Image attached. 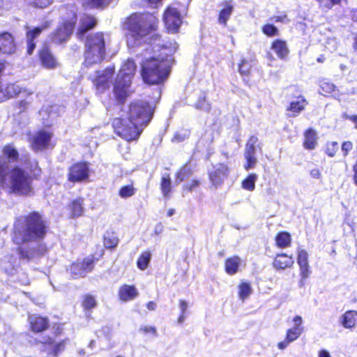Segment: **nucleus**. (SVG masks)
<instances>
[{"label":"nucleus","instance_id":"f257e3e1","mask_svg":"<svg viewBox=\"0 0 357 357\" xmlns=\"http://www.w3.org/2000/svg\"><path fill=\"white\" fill-rule=\"evenodd\" d=\"M49 231L48 221L37 211L17 217L13 222L11 240L19 246L17 252L20 259L31 261L33 258L32 248H24L21 245L43 241Z\"/></svg>","mask_w":357,"mask_h":357},{"label":"nucleus","instance_id":"f03ea898","mask_svg":"<svg viewBox=\"0 0 357 357\" xmlns=\"http://www.w3.org/2000/svg\"><path fill=\"white\" fill-rule=\"evenodd\" d=\"M158 24L159 20L155 15L145 12L132 13L123 22V29L127 31L126 38L137 45L144 38L155 31Z\"/></svg>","mask_w":357,"mask_h":357},{"label":"nucleus","instance_id":"7ed1b4c3","mask_svg":"<svg viewBox=\"0 0 357 357\" xmlns=\"http://www.w3.org/2000/svg\"><path fill=\"white\" fill-rule=\"evenodd\" d=\"M170 69L167 57L151 56L140 63L142 79L151 86L162 84L167 79Z\"/></svg>","mask_w":357,"mask_h":357},{"label":"nucleus","instance_id":"20e7f679","mask_svg":"<svg viewBox=\"0 0 357 357\" xmlns=\"http://www.w3.org/2000/svg\"><path fill=\"white\" fill-rule=\"evenodd\" d=\"M83 65L89 68L100 63L106 57V40L102 31L88 34L84 40Z\"/></svg>","mask_w":357,"mask_h":357},{"label":"nucleus","instance_id":"39448f33","mask_svg":"<svg viewBox=\"0 0 357 357\" xmlns=\"http://www.w3.org/2000/svg\"><path fill=\"white\" fill-rule=\"evenodd\" d=\"M77 22V12L72 8H67L65 17L50 35L51 42L56 45L66 43L70 40Z\"/></svg>","mask_w":357,"mask_h":357},{"label":"nucleus","instance_id":"423d86ee","mask_svg":"<svg viewBox=\"0 0 357 357\" xmlns=\"http://www.w3.org/2000/svg\"><path fill=\"white\" fill-rule=\"evenodd\" d=\"M136 65L133 61H127L120 70L114 84L113 92L116 100L120 104H124L129 96L128 89L131 79L135 74Z\"/></svg>","mask_w":357,"mask_h":357},{"label":"nucleus","instance_id":"0eeeda50","mask_svg":"<svg viewBox=\"0 0 357 357\" xmlns=\"http://www.w3.org/2000/svg\"><path fill=\"white\" fill-rule=\"evenodd\" d=\"M155 109L145 100H134L128 105L127 116L130 122H135L142 130L151 122Z\"/></svg>","mask_w":357,"mask_h":357},{"label":"nucleus","instance_id":"6e6552de","mask_svg":"<svg viewBox=\"0 0 357 357\" xmlns=\"http://www.w3.org/2000/svg\"><path fill=\"white\" fill-rule=\"evenodd\" d=\"M112 126L114 133L127 142L137 141L143 132L141 127L130 122L128 117L114 118Z\"/></svg>","mask_w":357,"mask_h":357},{"label":"nucleus","instance_id":"1a4fd4ad","mask_svg":"<svg viewBox=\"0 0 357 357\" xmlns=\"http://www.w3.org/2000/svg\"><path fill=\"white\" fill-rule=\"evenodd\" d=\"M103 250H101L100 254L96 257L95 255H90L84 258L82 261H76L70 265V271L73 278L84 277L86 273L91 272L100 258L103 255Z\"/></svg>","mask_w":357,"mask_h":357},{"label":"nucleus","instance_id":"9d476101","mask_svg":"<svg viewBox=\"0 0 357 357\" xmlns=\"http://www.w3.org/2000/svg\"><path fill=\"white\" fill-rule=\"evenodd\" d=\"M90 176V163L87 161H77L68 169L67 180L72 183L86 182Z\"/></svg>","mask_w":357,"mask_h":357},{"label":"nucleus","instance_id":"9b49d317","mask_svg":"<svg viewBox=\"0 0 357 357\" xmlns=\"http://www.w3.org/2000/svg\"><path fill=\"white\" fill-rule=\"evenodd\" d=\"M291 98L292 99L289 101L285 110L288 112L289 116L296 117L305 110L308 105V101L298 91L292 93Z\"/></svg>","mask_w":357,"mask_h":357},{"label":"nucleus","instance_id":"f8f14e48","mask_svg":"<svg viewBox=\"0 0 357 357\" xmlns=\"http://www.w3.org/2000/svg\"><path fill=\"white\" fill-rule=\"evenodd\" d=\"M165 26L169 32L176 33L182 24L181 14L177 8L168 6L163 15Z\"/></svg>","mask_w":357,"mask_h":357},{"label":"nucleus","instance_id":"ddd939ff","mask_svg":"<svg viewBox=\"0 0 357 357\" xmlns=\"http://www.w3.org/2000/svg\"><path fill=\"white\" fill-rule=\"evenodd\" d=\"M28 328L33 334H42L50 327V319L46 316L39 314L28 315Z\"/></svg>","mask_w":357,"mask_h":357},{"label":"nucleus","instance_id":"4468645a","mask_svg":"<svg viewBox=\"0 0 357 357\" xmlns=\"http://www.w3.org/2000/svg\"><path fill=\"white\" fill-rule=\"evenodd\" d=\"M229 174V168L226 163L219 162L213 165L208 172V179L215 188L221 186Z\"/></svg>","mask_w":357,"mask_h":357},{"label":"nucleus","instance_id":"2eb2a0df","mask_svg":"<svg viewBox=\"0 0 357 357\" xmlns=\"http://www.w3.org/2000/svg\"><path fill=\"white\" fill-rule=\"evenodd\" d=\"M38 59L40 64L44 68L53 70L59 66V63L52 53L50 47L47 44H43L38 52Z\"/></svg>","mask_w":357,"mask_h":357},{"label":"nucleus","instance_id":"dca6fc26","mask_svg":"<svg viewBox=\"0 0 357 357\" xmlns=\"http://www.w3.org/2000/svg\"><path fill=\"white\" fill-rule=\"evenodd\" d=\"M297 263L299 266L301 280L300 286H304L305 280L310 277L311 270L308 262V254L304 249H299L297 254Z\"/></svg>","mask_w":357,"mask_h":357},{"label":"nucleus","instance_id":"f3484780","mask_svg":"<svg viewBox=\"0 0 357 357\" xmlns=\"http://www.w3.org/2000/svg\"><path fill=\"white\" fill-rule=\"evenodd\" d=\"M97 24L98 20L93 15L86 13L82 15L76 31L77 38L82 40L85 34L93 30L97 26Z\"/></svg>","mask_w":357,"mask_h":357},{"label":"nucleus","instance_id":"a211bd4d","mask_svg":"<svg viewBox=\"0 0 357 357\" xmlns=\"http://www.w3.org/2000/svg\"><path fill=\"white\" fill-rule=\"evenodd\" d=\"M16 44L12 33L4 31L0 33V54H10L15 52Z\"/></svg>","mask_w":357,"mask_h":357},{"label":"nucleus","instance_id":"6ab92c4d","mask_svg":"<svg viewBox=\"0 0 357 357\" xmlns=\"http://www.w3.org/2000/svg\"><path fill=\"white\" fill-rule=\"evenodd\" d=\"M52 133L45 130H39L36 132L32 139V146L36 151L46 149L50 142Z\"/></svg>","mask_w":357,"mask_h":357},{"label":"nucleus","instance_id":"aec40b11","mask_svg":"<svg viewBox=\"0 0 357 357\" xmlns=\"http://www.w3.org/2000/svg\"><path fill=\"white\" fill-rule=\"evenodd\" d=\"M66 209L70 219L82 216L84 212V198L79 197L70 200L66 206Z\"/></svg>","mask_w":357,"mask_h":357},{"label":"nucleus","instance_id":"412c9836","mask_svg":"<svg viewBox=\"0 0 357 357\" xmlns=\"http://www.w3.org/2000/svg\"><path fill=\"white\" fill-rule=\"evenodd\" d=\"M139 291L135 285L123 284L118 290L119 299L122 302H128L137 298Z\"/></svg>","mask_w":357,"mask_h":357},{"label":"nucleus","instance_id":"4be33fe9","mask_svg":"<svg viewBox=\"0 0 357 357\" xmlns=\"http://www.w3.org/2000/svg\"><path fill=\"white\" fill-rule=\"evenodd\" d=\"M294 264V260L292 255H288L282 252L277 254L272 262L273 266L276 270H284L291 268Z\"/></svg>","mask_w":357,"mask_h":357},{"label":"nucleus","instance_id":"5701e85b","mask_svg":"<svg viewBox=\"0 0 357 357\" xmlns=\"http://www.w3.org/2000/svg\"><path fill=\"white\" fill-rule=\"evenodd\" d=\"M318 137L316 130L312 128H308L303 132V146L305 149L312 151L318 145Z\"/></svg>","mask_w":357,"mask_h":357},{"label":"nucleus","instance_id":"b1692460","mask_svg":"<svg viewBox=\"0 0 357 357\" xmlns=\"http://www.w3.org/2000/svg\"><path fill=\"white\" fill-rule=\"evenodd\" d=\"M67 341L68 339H64L56 343L53 337L47 336L44 341H41L40 342L45 347H52L50 354L52 356L56 357L65 349Z\"/></svg>","mask_w":357,"mask_h":357},{"label":"nucleus","instance_id":"393cba45","mask_svg":"<svg viewBox=\"0 0 357 357\" xmlns=\"http://www.w3.org/2000/svg\"><path fill=\"white\" fill-rule=\"evenodd\" d=\"M221 6L222 8L219 11L218 21L219 24L226 26L234 10V6L231 0L224 1Z\"/></svg>","mask_w":357,"mask_h":357},{"label":"nucleus","instance_id":"a878e982","mask_svg":"<svg viewBox=\"0 0 357 357\" xmlns=\"http://www.w3.org/2000/svg\"><path fill=\"white\" fill-rule=\"evenodd\" d=\"M274 240L275 246L280 249H285L291 245V236L287 231H278L275 234Z\"/></svg>","mask_w":357,"mask_h":357},{"label":"nucleus","instance_id":"bb28decb","mask_svg":"<svg viewBox=\"0 0 357 357\" xmlns=\"http://www.w3.org/2000/svg\"><path fill=\"white\" fill-rule=\"evenodd\" d=\"M241 259L238 255L227 257L225 261V271L230 275H235L239 271Z\"/></svg>","mask_w":357,"mask_h":357},{"label":"nucleus","instance_id":"cd10ccee","mask_svg":"<svg viewBox=\"0 0 357 357\" xmlns=\"http://www.w3.org/2000/svg\"><path fill=\"white\" fill-rule=\"evenodd\" d=\"M340 323L342 326L348 329H351L357 326V311L347 310L340 318Z\"/></svg>","mask_w":357,"mask_h":357},{"label":"nucleus","instance_id":"c85d7f7f","mask_svg":"<svg viewBox=\"0 0 357 357\" xmlns=\"http://www.w3.org/2000/svg\"><path fill=\"white\" fill-rule=\"evenodd\" d=\"M81 306L85 313H91L98 306L96 296L91 294H84L81 300Z\"/></svg>","mask_w":357,"mask_h":357},{"label":"nucleus","instance_id":"c756f323","mask_svg":"<svg viewBox=\"0 0 357 357\" xmlns=\"http://www.w3.org/2000/svg\"><path fill=\"white\" fill-rule=\"evenodd\" d=\"M271 48L280 59H284L289 54L286 41L281 39L274 40L271 43Z\"/></svg>","mask_w":357,"mask_h":357},{"label":"nucleus","instance_id":"7c9ffc66","mask_svg":"<svg viewBox=\"0 0 357 357\" xmlns=\"http://www.w3.org/2000/svg\"><path fill=\"white\" fill-rule=\"evenodd\" d=\"M254 66L252 60L243 58L238 64V70L241 77L245 79L251 76Z\"/></svg>","mask_w":357,"mask_h":357},{"label":"nucleus","instance_id":"2f4dec72","mask_svg":"<svg viewBox=\"0 0 357 357\" xmlns=\"http://www.w3.org/2000/svg\"><path fill=\"white\" fill-rule=\"evenodd\" d=\"M112 1L113 0H83L82 6L86 10H103L107 6H109Z\"/></svg>","mask_w":357,"mask_h":357},{"label":"nucleus","instance_id":"473e14b6","mask_svg":"<svg viewBox=\"0 0 357 357\" xmlns=\"http://www.w3.org/2000/svg\"><path fill=\"white\" fill-rule=\"evenodd\" d=\"M160 188L162 195L165 198H169L173 190L170 175L166 174L161 177Z\"/></svg>","mask_w":357,"mask_h":357},{"label":"nucleus","instance_id":"72a5a7b5","mask_svg":"<svg viewBox=\"0 0 357 357\" xmlns=\"http://www.w3.org/2000/svg\"><path fill=\"white\" fill-rule=\"evenodd\" d=\"M23 93L26 94L25 98L20 100L13 104V107L17 111L18 114H21L26 112L29 106L31 105L32 102L31 98H30V96H31V93L27 92L26 90L25 92Z\"/></svg>","mask_w":357,"mask_h":357},{"label":"nucleus","instance_id":"f704fd0d","mask_svg":"<svg viewBox=\"0 0 357 357\" xmlns=\"http://www.w3.org/2000/svg\"><path fill=\"white\" fill-rule=\"evenodd\" d=\"M238 297L243 301L247 299L252 293L251 284L248 281H241L238 286Z\"/></svg>","mask_w":357,"mask_h":357},{"label":"nucleus","instance_id":"c9c22d12","mask_svg":"<svg viewBox=\"0 0 357 357\" xmlns=\"http://www.w3.org/2000/svg\"><path fill=\"white\" fill-rule=\"evenodd\" d=\"M192 169L188 167V164L182 165L175 173V180L177 183H181L188 178L192 174Z\"/></svg>","mask_w":357,"mask_h":357},{"label":"nucleus","instance_id":"e433bc0d","mask_svg":"<svg viewBox=\"0 0 357 357\" xmlns=\"http://www.w3.org/2000/svg\"><path fill=\"white\" fill-rule=\"evenodd\" d=\"M151 253L149 250L143 251L137 260V266L139 270L144 271L149 265Z\"/></svg>","mask_w":357,"mask_h":357},{"label":"nucleus","instance_id":"4c0bfd02","mask_svg":"<svg viewBox=\"0 0 357 357\" xmlns=\"http://www.w3.org/2000/svg\"><path fill=\"white\" fill-rule=\"evenodd\" d=\"M2 153L11 162H17L19 160V152L11 144L3 146Z\"/></svg>","mask_w":357,"mask_h":357},{"label":"nucleus","instance_id":"58836bf2","mask_svg":"<svg viewBox=\"0 0 357 357\" xmlns=\"http://www.w3.org/2000/svg\"><path fill=\"white\" fill-rule=\"evenodd\" d=\"M119 240L114 232H107L103 237V244L107 249H114L119 244Z\"/></svg>","mask_w":357,"mask_h":357},{"label":"nucleus","instance_id":"ea45409f","mask_svg":"<svg viewBox=\"0 0 357 357\" xmlns=\"http://www.w3.org/2000/svg\"><path fill=\"white\" fill-rule=\"evenodd\" d=\"M137 189L135 188L133 182L130 184L121 186L119 191L118 195L121 198L127 199L135 195Z\"/></svg>","mask_w":357,"mask_h":357},{"label":"nucleus","instance_id":"a19ab883","mask_svg":"<svg viewBox=\"0 0 357 357\" xmlns=\"http://www.w3.org/2000/svg\"><path fill=\"white\" fill-rule=\"evenodd\" d=\"M93 84L98 89H105L107 87L108 77L101 71H97L96 77L92 79Z\"/></svg>","mask_w":357,"mask_h":357},{"label":"nucleus","instance_id":"79ce46f5","mask_svg":"<svg viewBox=\"0 0 357 357\" xmlns=\"http://www.w3.org/2000/svg\"><path fill=\"white\" fill-rule=\"evenodd\" d=\"M24 3L26 6L36 8V9H45L49 7L54 0H23Z\"/></svg>","mask_w":357,"mask_h":357},{"label":"nucleus","instance_id":"37998d69","mask_svg":"<svg viewBox=\"0 0 357 357\" xmlns=\"http://www.w3.org/2000/svg\"><path fill=\"white\" fill-rule=\"evenodd\" d=\"M320 93L324 96H328L335 91V86L326 79H321L319 81Z\"/></svg>","mask_w":357,"mask_h":357},{"label":"nucleus","instance_id":"c03bdc74","mask_svg":"<svg viewBox=\"0 0 357 357\" xmlns=\"http://www.w3.org/2000/svg\"><path fill=\"white\" fill-rule=\"evenodd\" d=\"M257 179V175L256 174H248L241 182L242 188L248 191H253L255 189Z\"/></svg>","mask_w":357,"mask_h":357},{"label":"nucleus","instance_id":"a18cd8bd","mask_svg":"<svg viewBox=\"0 0 357 357\" xmlns=\"http://www.w3.org/2000/svg\"><path fill=\"white\" fill-rule=\"evenodd\" d=\"M49 26H50V23L46 22L41 26H36L29 31H27L26 33V39L35 41V39L37 38L40 36L41 32L44 29H47L49 27Z\"/></svg>","mask_w":357,"mask_h":357},{"label":"nucleus","instance_id":"49530a36","mask_svg":"<svg viewBox=\"0 0 357 357\" xmlns=\"http://www.w3.org/2000/svg\"><path fill=\"white\" fill-rule=\"evenodd\" d=\"M258 142L257 137L252 135L245 143L244 155H255L256 144Z\"/></svg>","mask_w":357,"mask_h":357},{"label":"nucleus","instance_id":"de8ad7c7","mask_svg":"<svg viewBox=\"0 0 357 357\" xmlns=\"http://www.w3.org/2000/svg\"><path fill=\"white\" fill-rule=\"evenodd\" d=\"M201 185V181L199 179L193 178L190 181V182L185 183L182 186V193L183 195H186L192 192V191L197 190L199 185Z\"/></svg>","mask_w":357,"mask_h":357},{"label":"nucleus","instance_id":"09e8293b","mask_svg":"<svg viewBox=\"0 0 357 357\" xmlns=\"http://www.w3.org/2000/svg\"><path fill=\"white\" fill-rule=\"evenodd\" d=\"M261 32L267 37L278 36L280 34L279 29L272 24H264L261 26Z\"/></svg>","mask_w":357,"mask_h":357},{"label":"nucleus","instance_id":"8fccbe9b","mask_svg":"<svg viewBox=\"0 0 357 357\" xmlns=\"http://www.w3.org/2000/svg\"><path fill=\"white\" fill-rule=\"evenodd\" d=\"M303 331V328H298L297 326H293L287 331L285 337L289 342H291L299 337Z\"/></svg>","mask_w":357,"mask_h":357},{"label":"nucleus","instance_id":"3c124183","mask_svg":"<svg viewBox=\"0 0 357 357\" xmlns=\"http://www.w3.org/2000/svg\"><path fill=\"white\" fill-rule=\"evenodd\" d=\"M339 149V145L337 142L333 141L328 142L326 144L324 153L330 158H333L336 155Z\"/></svg>","mask_w":357,"mask_h":357},{"label":"nucleus","instance_id":"603ef678","mask_svg":"<svg viewBox=\"0 0 357 357\" xmlns=\"http://www.w3.org/2000/svg\"><path fill=\"white\" fill-rule=\"evenodd\" d=\"M319 6L323 10L328 11L335 5H340L342 0H317Z\"/></svg>","mask_w":357,"mask_h":357},{"label":"nucleus","instance_id":"864d4df0","mask_svg":"<svg viewBox=\"0 0 357 357\" xmlns=\"http://www.w3.org/2000/svg\"><path fill=\"white\" fill-rule=\"evenodd\" d=\"M354 149V143L351 140H344L341 144V151L344 158L347 157Z\"/></svg>","mask_w":357,"mask_h":357},{"label":"nucleus","instance_id":"5fc2aeb1","mask_svg":"<svg viewBox=\"0 0 357 357\" xmlns=\"http://www.w3.org/2000/svg\"><path fill=\"white\" fill-rule=\"evenodd\" d=\"M245 159V163L244 164V169L249 170L254 168L257 162V158L255 155H244Z\"/></svg>","mask_w":357,"mask_h":357},{"label":"nucleus","instance_id":"6e6d98bb","mask_svg":"<svg viewBox=\"0 0 357 357\" xmlns=\"http://www.w3.org/2000/svg\"><path fill=\"white\" fill-rule=\"evenodd\" d=\"M48 251L47 247L45 244H40L32 248L33 257L35 256L41 257L46 254Z\"/></svg>","mask_w":357,"mask_h":357},{"label":"nucleus","instance_id":"4d7b16f0","mask_svg":"<svg viewBox=\"0 0 357 357\" xmlns=\"http://www.w3.org/2000/svg\"><path fill=\"white\" fill-rule=\"evenodd\" d=\"M139 332L143 335L151 334L153 336L157 335V330L155 326H143L139 328Z\"/></svg>","mask_w":357,"mask_h":357},{"label":"nucleus","instance_id":"13d9d810","mask_svg":"<svg viewBox=\"0 0 357 357\" xmlns=\"http://www.w3.org/2000/svg\"><path fill=\"white\" fill-rule=\"evenodd\" d=\"M209 107L210 105L207 102L206 96L205 94L202 96H200L195 103V107L199 109L208 108Z\"/></svg>","mask_w":357,"mask_h":357},{"label":"nucleus","instance_id":"bf43d9fd","mask_svg":"<svg viewBox=\"0 0 357 357\" xmlns=\"http://www.w3.org/2000/svg\"><path fill=\"white\" fill-rule=\"evenodd\" d=\"M54 337H59L63 333V325L61 323H54L52 326Z\"/></svg>","mask_w":357,"mask_h":357},{"label":"nucleus","instance_id":"052dcab7","mask_svg":"<svg viewBox=\"0 0 357 357\" xmlns=\"http://www.w3.org/2000/svg\"><path fill=\"white\" fill-rule=\"evenodd\" d=\"M179 305H180V307L181 310V314L178 318V321H179V322L181 323L183 321L185 311L187 310V308H188V303L186 301H185L183 300H180Z\"/></svg>","mask_w":357,"mask_h":357},{"label":"nucleus","instance_id":"680f3d73","mask_svg":"<svg viewBox=\"0 0 357 357\" xmlns=\"http://www.w3.org/2000/svg\"><path fill=\"white\" fill-rule=\"evenodd\" d=\"M36 43L35 41L26 39V54L31 55L36 49Z\"/></svg>","mask_w":357,"mask_h":357},{"label":"nucleus","instance_id":"e2e57ef3","mask_svg":"<svg viewBox=\"0 0 357 357\" xmlns=\"http://www.w3.org/2000/svg\"><path fill=\"white\" fill-rule=\"evenodd\" d=\"M275 22H286L289 21L287 14H282L281 15H275L271 18Z\"/></svg>","mask_w":357,"mask_h":357},{"label":"nucleus","instance_id":"0e129e2a","mask_svg":"<svg viewBox=\"0 0 357 357\" xmlns=\"http://www.w3.org/2000/svg\"><path fill=\"white\" fill-rule=\"evenodd\" d=\"M352 181L355 186L357 187V158L354 163L352 165Z\"/></svg>","mask_w":357,"mask_h":357},{"label":"nucleus","instance_id":"69168bd1","mask_svg":"<svg viewBox=\"0 0 357 357\" xmlns=\"http://www.w3.org/2000/svg\"><path fill=\"white\" fill-rule=\"evenodd\" d=\"M310 174L313 178H319L321 176V173L318 168L311 169Z\"/></svg>","mask_w":357,"mask_h":357},{"label":"nucleus","instance_id":"338daca9","mask_svg":"<svg viewBox=\"0 0 357 357\" xmlns=\"http://www.w3.org/2000/svg\"><path fill=\"white\" fill-rule=\"evenodd\" d=\"M345 119L354 123V128L357 129V114L347 115Z\"/></svg>","mask_w":357,"mask_h":357},{"label":"nucleus","instance_id":"774afa93","mask_svg":"<svg viewBox=\"0 0 357 357\" xmlns=\"http://www.w3.org/2000/svg\"><path fill=\"white\" fill-rule=\"evenodd\" d=\"M293 321L294 323V326H297L298 328H303L301 326L302 325V318L301 316H299V315L295 316L293 319Z\"/></svg>","mask_w":357,"mask_h":357}]
</instances>
